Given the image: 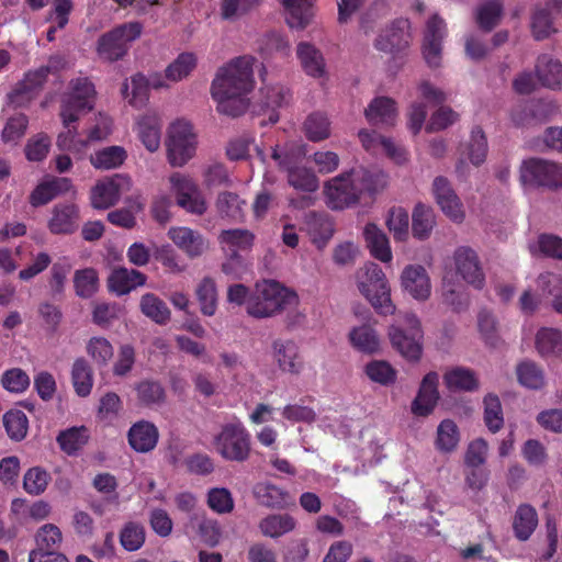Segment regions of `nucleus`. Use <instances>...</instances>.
Masks as SVG:
<instances>
[{"label": "nucleus", "instance_id": "20", "mask_svg": "<svg viewBox=\"0 0 562 562\" xmlns=\"http://www.w3.org/2000/svg\"><path fill=\"white\" fill-rule=\"evenodd\" d=\"M79 209L74 203H58L53 207L48 229L54 235H70L79 227Z\"/></svg>", "mask_w": 562, "mask_h": 562}, {"label": "nucleus", "instance_id": "54", "mask_svg": "<svg viewBox=\"0 0 562 562\" xmlns=\"http://www.w3.org/2000/svg\"><path fill=\"white\" fill-rule=\"evenodd\" d=\"M304 131L310 140H324L330 135V122L326 114L314 112L306 117L304 122Z\"/></svg>", "mask_w": 562, "mask_h": 562}, {"label": "nucleus", "instance_id": "4", "mask_svg": "<svg viewBox=\"0 0 562 562\" xmlns=\"http://www.w3.org/2000/svg\"><path fill=\"white\" fill-rule=\"evenodd\" d=\"M392 347L406 360L417 362L423 353V330L413 313H405L389 328Z\"/></svg>", "mask_w": 562, "mask_h": 562}, {"label": "nucleus", "instance_id": "2", "mask_svg": "<svg viewBox=\"0 0 562 562\" xmlns=\"http://www.w3.org/2000/svg\"><path fill=\"white\" fill-rule=\"evenodd\" d=\"M386 186L383 172L352 169L327 181L324 193L331 210H344L356 205L364 195L373 198Z\"/></svg>", "mask_w": 562, "mask_h": 562}, {"label": "nucleus", "instance_id": "11", "mask_svg": "<svg viewBox=\"0 0 562 562\" xmlns=\"http://www.w3.org/2000/svg\"><path fill=\"white\" fill-rule=\"evenodd\" d=\"M411 40V22L400 18L380 32L373 45L379 52L396 55L409 46Z\"/></svg>", "mask_w": 562, "mask_h": 562}, {"label": "nucleus", "instance_id": "17", "mask_svg": "<svg viewBox=\"0 0 562 562\" xmlns=\"http://www.w3.org/2000/svg\"><path fill=\"white\" fill-rule=\"evenodd\" d=\"M453 257L458 274L475 289H482L485 278L476 252L470 247H459Z\"/></svg>", "mask_w": 562, "mask_h": 562}, {"label": "nucleus", "instance_id": "42", "mask_svg": "<svg viewBox=\"0 0 562 562\" xmlns=\"http://www.w3.org/2000/svg\"><path fill=\"white\" fill-rule=\"evenodd\" d=\"M127 158L122 146H108L90 156L91 165L97 169L109 170L121 167Z\"/></svg>", "mask_w": 562, "mask_h": 562}, {"label": "nucleus", "instance_id": "13", "mask_svg": "<svg viewBox=\"0 0 562 562\" xmlns=\"http://www.w3.org/2000/svg\"><path fill=\"white\" fill-rule=\"evenodd\" d=\"M170 182L177 194V203L186 211L201 215L206 211V204L201 196L195 182L179 172L170 177Z\"/></svg>", "mask_w": 562, "mask_h": 562}, {"label": "nucleus", "instance_id": "40", "mask_svg": "<svg viewBox=\"0 0 562 562\" xmlns=\"http://www.w3.org/2000/svg\"><path fill=\"white\" fill-rule=\"evenodd\" d=\"M537 525L538 515L536 509L528 504L518 506L513 521L515 536L525 541L532 535Z\"/></svg>", "mask_w": 562, "mask_h": 562}, {"label": "nucleus", "instance_id": "35", "mask_svg": "<svg viewBox=\"0 0 562 562\" xmlns=\"http://www.w3.org/2000/svg\"><path fill=\"white\" fill-rule=\"evenodd\" d=\"M297 58L304 71L314 78H321L325 74V61L322 53L312 44L300 43L296 49Z\"/></svg>", "mask_w": 562, "mask_h": 562}, {"label": "nucleus", "instance_id": "9", "mask_svg": "<svg viewBox=\"0 0 562 562\" xmlns=\"http://www.w3.org/2000/svg\"><path fill=\"white\" fill-rule=\"evenodd\" d=\"M520 181L525 186L558 189L562 187V166L540 158L527 159L520 167Z\"/></svg>", "mask_w": 562, "mask_h": 562}, {"label": "nucleus", "instance_id": "44", "mask_svg": "<svg viewBox=\"0 0 562 562\" xmlns=\"http://www.w3.org/2000/svg\"><path fill=\"white\" fill-rule=\"evenodd\" d=\"M50 71H52V66L47 65V66H42L38 69L30 70L29 72H26L24 75L23 80H21L16 85L15 89L10 94L11 102L18 103L19 97L29 94L32 91L41 88L45 83Z\"/></svg>", "mask_w": 562, "mask_h": 562}, {"label": "nucleus", "instance_id": "25", "mask_svg": "<svg viewBox=\"0 0 562 562\" xmlns=\"http://www.w3.org/2000/svg\"><path fill=\"white\" fill-rule=\"evenodd\" d=\"M274 359L279 368L292 374H299L303 369V361L299 353V347L293 340L278 339L273 341Z\"/></svg>", "mask_w": 562, "mask_h": 562}, {"label": "nucleus", "instance_id": "27", "mask_svg": "<svg viewBox=\"0 0 562 562\" xmlns=\"http://www.w3.org/2000/svg\"><path fill=\"white\" fill-rule=\"evenodd\" d=\"M366 117L372 125L393 126L397 111L395 102L387 97H379L371 101L364 111Z\"/></svg>", "mask_w": 562, "mask_h": 562}, {"label": "nucleus", "instance_id": "52", "mask_svg": "<svg viewBox=\"0 0 562 562\" xmlns=\"http://www.w3.org/2000/svg\"><path fill=\"white\" fill-rule=\"evenodd\" d=\"M138 402L147 407L160 405L166 400V391L156 380H143L135 386Z\"/></svg>", "mask_w": 562, "mask_h": 562}, {"label": "nucleus", "instance_id": "1", "mask_svg": "<svg viewBox=\"0 0 562 562\" xmlns=\"http://www.w3.org/2000/svg\"><path fill=\"white\" fill-rule=\"evenodd\" d=\"M249 55L232 59L218 69L211 86L212 98L217 102L220 113L236 117L246 112V94L254 88V64Z\"/></svg>", "mask_w": 562, "mask_h": 562}, {"label": "nucleus", "instance_id": "18", "mask_svg": "<svg viewBox=\"0 0 562 562\" xmlns=\"http://www.w3.org/2000/svg\"><path fill=\"white\" fill-rule=\"evenodd\" d=\"M401 285L415 300L425 301L430 296L431 284L426 269L420 265H409L401 274Z\"/></svg>", "mask_w": 562, "mask_h": 562}, {"label": "nucleus", "instance_id": "58", "mask_svg": "<svg viewBox=\"0 0 562 562\" xmlns=\"http://www.w3.org/2000/svg\"><path fill=\"white\" fill-rule=\"evenodd\" d=\"M3 425L11 439L21 441L27 434L29 419L22 411H9L3 415Z\"/></svg>", "mask_w": 562, "mask_h": 562}, {"label": "nucleus", "instance_id": "14", "mask_svg": "<svg viewBox=\"0 0 562 562\" xmlns=\"http://www.w3.org/2000/svg\"><path fill=\"white\" fill-rule=\"evenodd\" d=\"M271 157L278 162L281 169L288 171L290 186L305 192H314L318 189V179L315 173L308 168L293 166V159L290 155H283L279 151L278 147H276L272 150Z\"/></svg>", "mask_w": 562, "mask_h": 562}, {"label": "nucleus", "instance_id": "15", "mask_svg": "<svg viewBox=\"0 0 562 562\" xmlns=\"http://www.w3.org/2000/svg\"><path fill=\"white\" fill-rule=\"evenodd\" d=\"M446 34L445 21L439 15L434 14L426 25L423 44V55L431 68L440 66L441 52H442V40Z\"/></svg>", "mask_w": 562, "mask_h": 562}, {"label": "nucleus", "instance_id": "61", "mask_svg": "<svg viewBox=\"0 0 562 562\" xmlns=\"http://www.w3.org/2000/svg\"><path fill=\"white\" fill-rule=\"evenodd\" d=\"M487 140L481 126H475L471 131V137L468 145V156L474 166H480L486 159Z\"/></svg>", "mask_w": 562, "mask_h": 562}, {"label": "nucleus", "instance_id": "37", "mask_svg": "<svg viewBox=\"0 0 562 562\" xmlns=\"http://www.w3.org/2000/svg\"><path fill=\"white\" fill-rule=\"evenodd\" d=\"M504 3L502 0H485L476 9L475 21L484 32L495 29L503 15Z\"/></svg>", "mask_w": 562, "mask_h": 562}, {"label": "nucleus", "instance_id": "56", "mask_svg": "<svg viewBox=\"0 0 562 562\" xmlns=\"http://www.w3.org/2000/svg\"><path fill=\"white\" fill-rule=\"evenodd\" d=\"M98 273L93 268L80 269L75 272L74 286L79 297H91L98 291Z\"/></svg>", "mask_w": 562, "mask_h": 562}, {"label": "nucleus", "instance_id": "55", "mask_svg": "<svg viewBox=\"0 0 562 562\" xmlns=\"http://www.w3.org/2000/svg\"><path fill=\"white\" fill-rule=\"evenodd\" d=\"M364 372L374 383L387 386L396 381V370L384 360H372L366 364Z\"/></svg>", "mask_w": 562, "mask_h": 562}, {"label": "nucleus", "instance_id": "62", "mask_svg": "<svg viewBox=\"0 0 562 562\" xmlns=\"http://www.w3.org/2000/svg\"><path fill=\"white\" fill-rule=\"evenodd\" d=\"M537 285L544 296L551 297V306L562 301V276L554 272L539 274Z\"/></svg>", "mask_w": 562, "mask_h": 562}, {"label": "nucleus", "instance_id": "31", "mask_svg": "<svg viewBox=\"0 0 562 562\" xmlns=\"http://www.w3.org/2000/svg\"><path fill=\"white\" fill-rule=\"evenodd\" d=\"M161 126L160 119L156 114H146L137 122L138 137L150 153L159 148Z\"/></svg>", "mask_w": 562, "mask_h": 562}, {"label": "nucleus", "instance_id": "48", "mask_svg": "<svg viewBox=\"0 0 562 562\" xmlns=\"http://www.w3.org/2000/svg\"><path fill=\"white\" fill-rule=\"evenodd\" d=\"M536 348L542 357L560 356L562 353V331L543 327L536 335Z\"/></svg>", "mask_w": 562, "mask_h": 562}, {"label": "nucleus", "instance_id": "60", "mask_svg": "<svg viewBox=\"0 0 562 562\" xmlns=\"http://www.w3.org/2000/svg\"><path fill=\"white\" fill-rule=\"evenodd\" d=\"M484 423L490 431L497 432L504 425L503 409L498 396L487 394L484 397Z\"/></svg>", "mask_w": 562, "mask_h": 562}, {"label": "nucleus", "instance_id": "6", "mask_svg": "<svg viewBox=\"0 0 562 562\" xmlns=\"http://www.w3.org/2000/svg\"><path fill=\"white\" fill-rule=\"evenodd\" d=\"M288 290L277 281L257 284L247 301V313L255 318H268L284 310Z\"/></svg>", "mask_w": 562, "mask_h": 562}, {"label": "nucleus", "instance_id": "46", "mask_svg": "<svg viewBox=\"0 0 562 562\" xmlns=\"http://www.w3.org/2000/svg\"><path fill=\"white\" fill-rule=\"evenodd\" d=\"M434 226V210L423 203L416 204L412 214L413 236L419 240H424L429 237Z\"/></svg>", "mask_w": 562, "mask_h": 562}, {"label": "nucleus", "instance_id": "39", "mask_svg": "<svg viewBox=\"0 0 562 562\" xmlns=\"http://www.w3.org/2000/svg\"><path fill=\"white\" fill-rule=\"evenodd\" d=\"M71 382L80 397H87L93 386V370L85 358H77L71 368Z\"/></svg>", "mask_w": 562, "mask_h": 562}, {"label": "nucleus", "instance_id": "49", "mask_svg": "<svg viewBox=\"0 0 562 562\" xmlns=\"http://www.w3.org/2000/svg\"><path fill=\"white\" fill-rule=\"evenodd\" d=\"M246 202L234 192H222L216 200V209L222 217L234 222H241Z\"/></svg>", "mask_w": 562, "mask_h": 562}, {"label": "nucleus", "instance_id": "3", "mask_svg": "<svg viewBox=\"0 0 562 562\" xmlns=\"http://www.w3.org/2000/svg\"><path fill=\"white\" fill-rule=\"evenodd\" d=\"M358 289L379 314L386 316L395 313L389 282L379 265L370 262L358 273Z\"/></svg>", "mask_w": 562, "mask_h": 562}, {"label": "nucleus", "instance_id": "30", "mask_svg": "<svg viewBox=\"0 0 562 562\" xmlns=\"http://www.w3.org/2000/svg\"><path fill=\"white\" fill-rule=\"evenodd\" d=\"M443 382L452 392H473L479 389V379L475 372L469 368L456 367L443 374Z\"/></svg>", "mask_w": 562, "mask_h": 562}, {"label": "nucleus", "instance_id": "21", "mask_svg": "<svg viewBox=\"0 0 562 562\" xmlns=\"http://www.w3.org/2000/svg\"><path fill=\"white\" fill-rule=\"evenodd\" d=\"M146 280L147 277L138 270L117 267L108 277V289L110 292L122 296L137 286L144 285Z\"/></svg>", "mask_w": 562, "mask_h": 562}, {"label": "nucleus", "instance_id": "50", "mask_svg": "<svg viewBox=\"0 0 562 562\" xmlns=\"http://www.w3.org/2000/svg\"><path fill=\"white\" fill-rule=\"evenodd\" d=\"M518 382L531 390H540L546 384L544 373L540 366L531 360H524L516 367Z\"/></svg>", "mask_w": 562, "mask_h": 562}, {"label": "nucleus", "instance_id": "16", "mask_svg": "<svg viewBox=\"0 0 562 562\" xmlns=\"http://www.w3.org/2000/svg\"><path fill=\"white\" fill-rule=\"evenodd\" d=\"M432 193L445 215L456 223L464 220L463 205L447 178L442 176L435 178Z\"/></svg>", "mask_w": 562, "mask_h": 562}, {"label": "nucleus", "instance_id": "64", "mask_svg": "<svg viewBox=\"0 0 562 562\" xmlns=\"http://www.w3.org/2000/svg\"><path fill=\"white\" fill-rule=\"evenodd\" d=\"M390 232L395 240H405L408 236L409 216L408 212L403 207H393L390 210L386 221Z\"/></svg>", "mask_w": 562, "mask_h": 562}, {"label": "nucleus", "instance_id": "59", "mask_svg": "<svg viewBox=\"0 0 562 562\" xmlns=\"http://www.w3.org/2000/svg\"><path fill=\"white\" fill-rule=\"evenodd\" d=\"M50 481L49 473L41 468L34 467L29 469L23 477V488L30 495H41L45 492Z\"/></svg>", "mask_w": 562, "mask_h": 562}, {"label": "nucleus", "instance_id": "19", "mask_svg": "<svg viewBox=\"0 0 562 562\" xmlns=\"http://www.w3.org/2000/svg\"><path fill=\"white\" fill-rule=\"evenodd\" d=\"M439 376L436 372L427 373L419 386L418 393L412 403V413L426 417L432 413L439 400Z\"/></svg>", "mask_w": 562, "mask_h": 562}, {"label": "nucleus", "instance_id": "7", "mask_svg": "<svg viewBox=\"0 0 562 562\" xmlns=\"http://www.w3.org/2000/svg\"><path fill=\"white\" fill-rule=\"evenodd\" d=\"M94 85L87 77H78L69 82V92L63 98L60 117L64 126L79 120L80 114L93 109Z\"/></svg>", "mask_w": 562, "mask_h": 562}, {"label": "nucleus", "instance_id": "33", "mask_svg": "<svg viewBox=\"0 0 562 562\" xmlns=\"http://www.w3.org/2000/svg\"><path fill=\"white\" fill-rule=\"evenodd\" d=\"M358 136L362 146L367 150L374 149L375 145L380 144L386 155L397 164H402L406 160V153L404 148L396 146L392 139L382 135H378L375 132H369L367 130L359 131Z\"/></svg>", "mask_w": 562, "mask_h": 562}, {"label": "nucleus", "instance_id": "45", "mask_svg": "<svg viewBox=\"0 0 562 562\" xmlns=\"http://www.w3.org/2000/svg\"><path fill=\"white\" fill-rule=\"evenodd\" d=\"M72 9L74 3L71 0H53V7L46 18V21L55 23L46 32L48 42L55 41L57 30H63L67 26Z\"/></svg>", "mask_w": 562, "mask_h": 562}, {"label": "nucleus", "instance_id": "28", "mask_svg": "<svg viewBox=\"0 0 562 562\" xmlns=\"http://www.w3.org/2000/svg\"><path fill=\"white\" fill-rule=\"evenodd\" d=\"M254 495L260 505L270 508H285L293 503L286 491L268 482L256 484Z\"/></svg>", "mask_w": 562, "mask_h": 562}, {"label": "nucleus", "instance_id": "36", "mask_svg": "<svg viewBox=\"0 0 562 562\" xmlns=\"http://www.w3.org/2000/svg\"><path fill=\"white\" fill-rule=\"evenodd\" d=\"M263 93V108H266L268 111V123L274 124L279 121V113L277 112V108H281L289 103L291 98L290 90L283 86H272L266 88ZM266 124L267 122L265 120L260 122L261 126Z\"/></svg>", "mask_w": 562, "mask_h": 562}, {"label": "nucleus", "instance_id": "12", "mask_svg": "<svg viewBox=\"0 0 562 562\" xmlns=\"http://www.w3.org/2000/svg\"><path fill=\"white\" fill-rule=\"evenodd\" d=\"M131 188L132 180L126 175H115L99 181L91 189V205L98 210L109 209L120 200L122 193L130 191Z\"/></svg>", "mask_w": 562, "mask_h": 562}, {"label": "nucleus", "instance_id": "10", "mask_svg": "<svg viewBox=\"0 0 562 562\" xmlns=\"http://www.w3.org/2000/svg\"><path fill=\"white\" fill-rule=\"evenodd\" d=\"M167 151L169 162L175 167L183 166L193 157L195 153V135L190 123L177 121L170 126Z\"/></svg>", "mask_w": 562, "mask_h": 562}, {"label": "nucleus", "instance_id": "57", "mask_svg": "<svg viewBox=\"0 0 562 562\" xmlns=\"http://www.w3.org/2000/svg\"><path fill=\"white\" fill-rule=\"evenodd\" d=\"M63 540L60 529L53 524L42 526L35 536L36 548L33 551H58Z\"/></svg>", "mask_w": 562, "mask_h": 562}, {"label": "nucleus", "instance_id": "26", "mask_svg": "<svg viewBox=\"0 0 562 562\" xmlns=\"http://www.w3.org/2000/svg\"><path fill=\"white\" fill-rule=\"evenodd\" d=\"M127 437L130 446L135 451L148 452L156 447L159 432L153 423L140 420L130 428Z\"/></svg>", "mask_w": 562, "mask_h": 562}, {"label": "nucleus", "instance_id": "8", "mask_svg": "<svg viewBox=\"0 0 562 562\" xmlns=\"http://www.w3.org/2000/svg\"><path fill=\"white\" fill-rule=\"evenodd\" d=\"M215 448L225 460L244 462L250 454V434L239 422L226 424L215 437Z\"/></svg>", "mask_w": 562, "mask_h": 562}, {"label": "nucleus", "instance_id": "38", "mask_svg": "<svg viewBox=\"0 0 562 562\" xmlns=\"http://www.w3.org/2000/svg\"><path fill=\"white\" fill-rule=\"evenodd\" d=\"M140 312L158 325H166L171 318L167 304L156 294L146 293L140 297Z\"/></svg>", "mask_w": 562, "mask_h": 562}, {"label": "nucleus", "instance_id": "41", "mask_svg": "<svg viewBox=\"0 0 562 562\" xmlns=\"http://www.w3.org/2000/svg\"><path fill=\"white\" fill-rule=\"evenodd\" d=\"M295 519L289 514L268 515L259 522V529L263 536L279 538L294 530Z\"/></svg>", "mask_w": 562, "mask_h": 562}, {"label": "nucleus", "instance_id": "47", "mask_svg": "<svg viewBox=\"0 0 562 562\" xmlns=\"http://www.w3.org/2000/svg\"><path fill=\"white\" fill-rule=\"evenodd\" d=\"M88 428L80 426L61 430L58 434L56 441L65 453L74 456L88 442Z\"/></svg>", "mask_w": 562, "mask_h": 562}, {"label": "nucleus", "instance_id": "5", "mask_svg": "<svg viewBox=\"0 0 562 562\" xmlns=\"http://www.w3.org/2000/svg\"><path fill=\"white\" fill-rule=\"evenodd\" d=\"M142 32L143 25L137 21L122 23L113 27L98 38V56L110 63L123 59L128 53L131 44L142 35Z\"/></svg>", "mask_w": 562, "mask_h": 562}, {"label": "nucleus", "instance_id": "29", "mask_svg": "<svg viewBox=\"0 0 562 562\" xmlns=\"http://www.w3.org/2000/svg\"><path fill=\"white\" fill-rule=\"evenodd\" d=\"M367 247L373 258L389 262L392 260V251L390 241L385 233L380 229L375 224L369 223L363 231Z\"/></svg>", "mask_w": 562, "mask_h": 562}, {"label": "nucleus", "instance_id": "32", "mask_svg": "<svg viewBox=\"0 0 562 562\" xmlns=\"http://www.w3.org/2000/svg\"><path fill=\"white\" fill-rule=\"evenodd\" d=\"M536 71L542 86L550 89L562 87V64L559 60L549 55H541L538 57Z\"/></svg>", "mask_w": 562, "mask_h": 562}, {"label": "nucleus", "instance_id": "63", "mask_svg": "<svg viewBox=\"0 0 562 562\" xmlns=\"http://www.w3.org/2000/svg\"><path fill=\"white\" fill-rule=\"evenodd\" d=\"M530 251H539L543 257L562 260V238L554 234L542 233L538 236L537 244L530 246Z\"/></svg>", "mask_w": 562, "mask_h": 562}, {"label": "nucleus", "instance_id": "23", "mask_svg": "<svg viewBox=\"0 0 562 562\" xmlns=\"http://www.w3.org/2000/svg\"><path fill=\"white\" fill-rule=\"evenodd\" d=\"M255 235L248 229H224L218 236L222 248L229 255L232 261L240 262L239 251L250 250Z\"/></svg>", "mask_w": 562, "mask_h": 562}, {"label": "nucleus", "instance_id": "51", "mask_svg": "<svg viewBox=\"0 0 562 562\" xmlns=\"http://www.w3.org/2000/svg\"><path fill=\"white\" fill-rule=\"evenodd\" d=\"M195 295L200 304L201 313L205 316H213L217 310V289L215 281L205 277L198 284Z\"/></svg>", "mask_w": 562, "mask_h": 562}, {"label": "nucleus", "instance_id": "24", "mask_svg": "<svg viewBox=\"0 0 562 562\" xmlns=\"http://www.w3.org/2000/svg\"><path fill=\"white\" fill-rule=\"evenodd\" d=\"M168 236L191 258L201 256L209 247L204 237L189 227H172L169 229Z\"/></svg>", "mask_w": 562, "mask_h": 562}, {"label": "nucleus", "instance_id": "53", "mask_svg": "<svg viewBox=\"0 0 562 562\" xmlns=\"http://www.w3.org/2000/svg\"><path fill=\"white\" fill-rule=\"evenodd\" d=\"M460 440L459 428L451 419H443L437 428L436 448L441 452L453 451Z\"/></svg>", "mask_w": 562, "mask_h": 562}, {"label": "nucleus", "instance_id": "22", "mask_svg": "<svg viewBox=\"0 0 562 562\" xmlns=\"http://www.w3.org/2000/svg\"><path fill=\"white\" fill-rule=\"evenodd\" d=\"M303 229L314 245L323 248L333 236L334 225L328 214L311 211L304 216Z\"/></svg>", "mask_w": 562, "mask_h": 562}, {"label": "nucleus", "instance_id": "43", "mask_svg": "<svg viewBox=\"0 0 562 562\" xmlns=\"http://www.w3.org/2000/svg\"><path fill=\"white\" fill-rule=\"evenodd\" d=\"M289 16L288 24L292 29H304L313 16V0H282Z\"/></svg>", "mask_w": 562, "mask_h": 562}, {"label": "nucleus", "instance_id": "34", "mask_svg": "<svg viewBox=\"0 0 562 562\" xmlns=\"http://www.w3.org/2000/svg\"><path fill=\"white\" fill-rule=\"evenodd\" d=\"M351 346L367 355H373L380 351V338L375 329L370 325L355 327L349 333Z\"/></svg>", "mask_w": 562, "mask_h": 562}]
</instances>
